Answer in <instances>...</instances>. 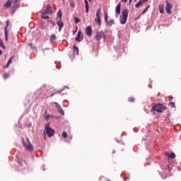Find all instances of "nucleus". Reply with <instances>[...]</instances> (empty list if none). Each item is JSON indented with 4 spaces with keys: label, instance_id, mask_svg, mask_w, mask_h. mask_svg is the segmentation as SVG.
I'll return each instance as SVG.
<instances>
[{
    "label": "nucleus",
    "instance_id": "c9c22d12",
    "mask_svg": "<svg viewBox=\"0 0 181 181\" xmlns=\"http://www.w3.org/2000/svg\"><path fill=\"white\" fill-rule=\"evenodd\" d=\"M170 105L171 106H173V107H175V103H172V102H171V103H170Z\"/></svg>",
    "mask_w": 181,
    "mask_h": 181
},
{
    "label": "nucleus",
    "instance_id": "79ce46f5",
    "mask_svg": "<svg viewBox=\"0 0 181 181\" xmlns=\"http://www.w3.org/2000/svg\"><path fill=\"white\" fill-rule=\"evenodd\" d=\"M2 54V51L0 49V55Z\"/></svg>",
    "mask_w": 181,
    "mask_h": 181
},
{
    "label": "nucleus",
    "instance_id": "423d86ee",
    "mask_svg": "<svg viewBox=\"0 0 181 181\" xmlns=\"http://www.w3.org/2000/svg\"><path fill=\"white\" fill-rule=\"evenodd\" d=\"M105 37V35L103 31H102V30L101 31H97L95 39L97 41H100V40H102Z\"/></svg>",
    "mask_w": 181,
    "mask_h": 181
},
{
    "label": "nucleus",
    "instance_id": "9b49d317",
    "mask_svg": "<svg viewBox=\"0 0 181 181\" xmlns=\"http://www.w3.org/2000/svg\"><path fill=\"white\" fill-rule=\"evenodd\" d=\"M52 11V8L49 5H47L46 10L43 12V15L51 13Z\"/></svg>",
    "mask_w": 181,
    "mask_h": 181
},
{
    "label": "nucleus",
    "instance_id": "7ed1b4c3",
    "mask_svg": "<svg viewBox=\"0 0 181 181\" xmlns=\"http://www.w3.org/2000/svg\"><path fill=\"white\" fill-rule=\"evenodd\" d=\"M22 144L28 151L31 152L33 151V146L30 144L28 138L26 137L25 139H22Z\"/></svg>",
    "mask_w": 181,
    "mask_h": 181
},
{
    "label": "nucleus",
    "instance_id": "2f4dec72",
    "mask_svg": "<svg viewBox=\"0 0 181 181\" xmlns=\"http://www.w3.org/2000/svg\"><path fill=\"white\" fill-rule=\"evenodd\" d=\"M8 77H9L8 74H4V79H7Z\"/></svg>",
    "mask_w": 181,
    "mask_h": 181
},
{
    "label": "nucleus",
    "instance_id": "4468645a",
    "mask_svg": "<svg viewBox=\"0 0 181 181\" xmlns=\"http://www.w3.org/2000/svg\"><path fill=\"white\" fill-rule=\"evenodd\" d=\"M121 13V3H119L116 7V13L119 15Z\"/></svg>",
    "mask_w": 181,
    "mask_h": 181
},
{
    "label": "nucleus",
    "instance_id": "a19ab883",
    "mask_svg": "<svg viewBox=\"0 0 181 181\" xmlns=\"http://www.w3.org/2000/svg\"><path fill=\"white\" fill-rule=\"evenodd\" d=\"M173 98L172 96L169 97V100H170V99H173Z\"/></svg>",
    "mask_w": 181,
    "mask_h": 181
},
{
    "label": "nucleus",
    "instance_id": "5701e85b",
    "mask_svg": "<svg viewBox=\"0 0 181 181\" xmlns=\"http://www.w3.org/2000/svg\"><path fill=\"white\" fill-rule=\"evenodd\" d=\"M57 110H58V112H60L62 115H64V110L62 109L61 107H59V108L57 109Z\"/></svg>",
    "mask_w": 181,
    "mask_h": 181
},
{
    "label": "nucleus",
    "instance_id": "6ab92c4d",
    "mask_svg": "<svg viewBox=\"0 0 181 181\" xmlns=\"http://www.w3.org/2000/svg\"><path fill=\"white\" fill-rule=\"evenodd\" d=\"M85 4H86V12L88 13L89 11V4L87 0H85Z\"/></svg>",
    "mask_w": 181,
    "mask_h": 181
},
{
    "label": "nucleus",
    "instance_id": "a18cd8bd",
    "mask_svg": "<svg viewBox=\"0 0 181 181\" xmlns=\"http://www.w3.org/2000/svg\"><path fill=\"white\" fill-rule=\"evenodd\" d=\"M29 45H30V47H32V44H29Z\"/></svg>",
    "mask_w": 181,
    "mask_h": 181
},
{
    "label": "nucleus",
    "instance_id": "1a4fd4ad",
    "mask_svg": "<svg viewBox=\"0 0 181 181\" xmlns=\"http://www.w3.org/2000/svg\"><path fill=\"white\" fill-rule=\"evenodd\" d=\"M57 24L59 26V31L60 32L64 27V22L58 18H57Z\"/></svg>",
    "mask_w": 181,
    "mask_h": 181
},
{
    "label": "nucleus",
    "instance_id": "7c9ffc66",
    "mask_svg": "<svg viewBox=\"0 0 181 181\" xmlns=\"http://www.w3.org/2000/svg\"><path fill=\"white\" fill-rule=\"evenodd\" d=\"M129 101L130 103H133V102L135 101V99H134L133 97H131V98H129Z\"/></svg>",
    "mask_w": 181,
    "mask_h": 181
},
{
    "label": "nucleus",
    "instance_id": "58836bf2",
    "mask_svg": "<svg viewBox=\"0 0 181 181\" xmlns=\"http://www.w3.org/2000/svg\"><path fill=\"white\" fill-rule=\"evenodd\" d=\"M71 6L72 8H74V4H71Z\"/></svg>",
    "mask_w": 181,
    "mask_h": 181
},
{
    "label": "nucleus",
    "instance_id": "2eb2a0df",
    "mask_svg": "<svg viewBox=\"0 0 181 181\" xmlns=\"http://www.w3.org/2000/svg\"><path fill=\"white\" fill-rule=\"evenodd\" d=\"M159 11L161 14H164L165 10H164V4H160L159 5Z\"/></svg>",
    "mask_w": 181,
    "mask_h": 181
},
{
    "label": "nucleus",
    "instance_id": "f704fd0d",
    "mask_svg": "<svg viewBox=\"0 0 181 181\" xmlns=\"http://www.w3.org/2000/svg\"><path fill=\"white\" fill-rule=\"evenodd\" d=\"M54 105H56L57 110L59 107H61L60 105L57 103H54Z\"/></svg>",
    "mask_w": 181,
    "mask_h": 181
},
{
    "label": "nucleus",
    "instance_id": "c03bdc74",
    "mask_svg": "<svg viewBox=\"0 0 181 181\" xmlns=\"http://www.w3.org/2000/svg\"><path fill=\"white\" fill-rule=\"evenodd\" d=\"M132 0H129V3H132Z\"/></svg>",
    "mask_w": 181,
    "mask_h": 181
},
{
    "label": "nucleus",
    "instance_id": "de8ad7c7",
    "mask_svg": "<svg viewBox=\"0 0 181 181\" xmlns=\"http://www.w3.org/2000/svg\"><path fill=\"white\" fill-rule=\"evenodd\" d=\"M89 1H92L93 0H88Z\"/></svg>",
    "mask_w": 181,
    "mask_h": 181
},
{
    "label": "nucleus",
    "instance_id": "a211bd4d",
    "mask_svg": "<svg viewBox=\"0 0 181 181\" xmlns=\"http://www.w3.org/2000/svg\"><path fill=\"white\" fill-rule=\"evenodd\" d=\"M55 41H56V35L55 34H52L51 35L50 42H51V43H53Z\"/></svg>",
    "mask_w": 181,
    "mask_h": 181
},
{
    "label": "nucleus",
    "instance_id": "a878e982",
    "mask_svg": "<svg viewBox=\"0 0 181 181\" xmlns=\"http://www.w3.org/2000/svg\"><path fill=\"white\" fill-rule=\"evenodd\" d=\"M46 113H47V111H45V112L44 117H45V119L46 120H48L49 118V115H46Z\"/></svg>",
    "mask_w": 181,
    "mask_h": 181
},
{
    "label": "nucleus",
    "instance_id": "473e14b6",
    "mask_svg": "<svg viewBox=\"0 0 181 181\" xmlns=\"http://www.w3.org/2000/svg\"><path fill=\"white\" fill-rule=\"evenodd\" d=\"M42 18L48 19V18H49V16H45L44 14H43V13H42Z\"/></svg>",
    "mask_w": 181,
    "mask_h": 181
},
{
    "label": "nucleus",
    "instance_id": "cd10ccee",
    "mask_svg": "<svg viewBox=\"0 0 181 181\" xmlns=\"http://www.w3.org/2000/svg\"><path fill=\"white\" fill-rule=\"evenodd\" d=\"M0 47L4 48V49H5V47H4V45L3 44V41H2V40H1V38H0Z\"/></svg>",
    "mask_w": 181,
    "mask_h": 181
},
{
    "label": "nucleus",
    "instance_id": "c85d7f7f",
    "mask_svg": "<svg viewBox=\"0 0 181 181\" xmlns=\"http://www.w3.org/2000/svg\"><path fill=\"white\" fill-rule=\"evenodd\" d=\"M62 136H63L64 139L67 138V133H66V132H63V133H62Z\"/></svg>",
    "mask_w": 181,
    "mask_h": 181
},
{
    "label": "nucleus",
    "instance_id": "f03ea898",
    "mask_svg": "<svg viewBox=\"0 0 181 181\" xmlns=\"http://www.w3.org/2000/svg\"><path fill=\"white\" fill-rule=\"evenodd\" d=\"M166 110V107L163 104H157L155 105L151 110V112H153V114L156 115L155 112H157L158 113H162L163 111Z\"/></svg>",
    "mask_w": 181,
    "mask_h": 181
},
{
    "label": "nucleus",
    "instance_id": "37998d69",
    "mask_svg": "<svg viewBox=\"0 0 181 181\" xmlns=\"http://www.w3.org/2000/svg\"><path fill=\"white\" fill-rule=\"evenodd\" d=\"M52 24L53 25H54V22H52Z\"/></svg>",
    "mask_w": 181,
    "mask_h": 181
},
{
    "label": "nucleus",
    "instance_id": "09e8293b",
    "mask_svg": "<svg viewBox=\"0 0 181 181\" xmlns=\"http://www.w3.org/2000/svg\"><path fill=\"white\" fill-rule=\"evenodd\" d=\"M49 98V96L47 97V99Z\"/></svg>",
    "mask_w": 181,
    "mask_h": 181
},
{
    "label": "nucleus",
    "instance_id": "f3484780",
    "mask_svg": "<svg viewBox=\"0 0 181 181\" xmlns=\"http://www.w3.org/2000/svg\"><path fill=\"white\" fill-rule=\"evenodd\" d=\"M78 52H79V49L78 48V47H76V45L74 46V55L76 54L78 55Z\"/></svg>",
    "mask_w": 181,
    "mask_h": 181
},
{
    "label": "nucleus",
    "instance_id": "ddd939ff",
    "mask_svg": "<svg viewBox=\"0 0 181 181\" xmlns=\"http://www.w3.org/2000/svg\"><path fill=\"white\" fill-rule=\"evenodd\" d=\"M86 33L88 36L92 35V28L91 26H88L86 28Z\"/></svg>",
    "mask_w": 181,
    "mask_h": 181
},
{
    "label": "nucleus",
    "instance_id": "39448f33",
    "mask_svg": "<svg viewBox=\"0 0 181 181\" xmlns=\"http://www.w3.org/2000/svg\"><path fill=\"white\" fill-rule=\"evenodd\" d=\"M45 129L46 130V133H47L48 137H52L54 133V130L52 129L51 127H49V124H47L45 125Z\"/></svg>",
    "mask_w": 181,
    "mask_h": 181
},
{
    "label": "nucleus",
    "instance_id": "f257e3e1",
    "mask_svg": "<svg viewBox=\"0 0 181 181\" xmlns=\"http://www.w3.org/2000/svg\"><path fill=\"white\" fill-rule=\"evenodd\" d=\"M13 2V12L14 13L16 11V8L19 7V1L18 0H8L4 5V8H9L11 6Z\"/></svg>",
    "mask_w": 181,
    "mask_h": 181
},
{
    "label": "nucleus",
    "instance_id": "20e7f679",
    "mask_svg": "<svg viewBox=\"0 0 181 181\" xmlns=\"http://www.w3.org/2000/svg\"><path fill=\"white\" fill-rule=\"evenodd\" d=\"M122 14L120 16L119 21L122 25H125L127 21V18H128V15H129L128 9L124 8L122 10Z\"/></svg>",
    "mask_w": 181,
    "mask_h": 181
},
{
    "label": "nucleus",
    "instance_id": "aec40b11",
    "mask_svg": "<svg viewBox=\"0 0 181 181\" xmlns=\"http://www.w3.org/2000/svg\"><path fill=\"white\" fill-rule=\"evenodd\" d=\"M143 4H144V2L142 1V0H140L139 1H138L137 4H136L135 7L139 8V6L143 5Z\"/></svg>",
    "mask_w": 181,
    "mask_h": 181
},
{
    "label": "nucleus",
    "instance_id": "c756f323",
    "mask_svg": "<svg viewBox=\"0 0 181 181\" xmlns=\"http://www.w3.org/2000/svg\"><path fill=\"white\" fill-rule=\"evenodd\" d=\"M149 8H150V6L148 5V6H146V8L144 9V11H143V13H145L148 10Z\"/></svg>",
    "mask_w": 181,
    "mask_h": 181
},
{
    "label": "nucleus",
    "instance_id": "bb28decb",
    "mask_svg": "<svg viewBox=\"0 0 181 181\" xmlns=\"http://www.w3.org/2000/svg\"><path fill=\"white\" fill-rule=\"evenodd\" d=\"M108 15H107V13H105V22H107L108 21Z\"/></svg>",
    "mask_w": 181,
    "mask_h": 181
},
{
    "label": "nucleus",
    "instance_id": "b1692460",
    "mask_svg": "<svg viewBox=\"0 0 181 181\" xmlns=\"http://www.w3.org/2000/svg\"><path fill=\"white\" fill-rule=\"evenodd\" d=\"M62 16V13L59 10V12L57 13V17H58L57 18L61 19Z\"/></svg>",
    "mask_w": 181,
    "mask_h": 181
},
{
    "label": "nucleus",
    "instance_id": "4be33fe9",
    "mask_svg": "<svg viewBox=\"0 0 181 181\" xmlns=\"http://www.w3.org/2000/svg\"><path fill=\"white\" fill-rule=\"evenodd\" d=\"M12 63V57H11L6 64V68H8L9 64Z\"/></svg>",
    "mask_w": 181,
    "mask_h": 181
},
{
    "label": "nucleus",
    "instance_id": "72a5a7b5",
    "mask_svg": "<svg viewBox=\"0 0 181 181\" xmlns=\"http://www.w3.org/2000/svg\"><path fill=\"white\" fill-rule=\"evenodd\" d=\"M8 25H9V21L7 20L6 22V26H5V28H8Z\"/></svg>",
    "mask_w": 181,
    "mask_h": 181
},
{
    "label": "nucleus",
    "instance_id": "49530a36",
    "mask_svg": "<svg viewBox=\"0 0 181 181\" xmlns=\"http://www.w3.org/2000/svg\"><path fill=\"white\" fill-rule=\"evenodd\" d=\"M168 169H169V171H170V168H169V165H168Z\"/></svg>",
    "mask_w": 181,
    "mask_h": 181
},
{
    "label": "nucleus",
    "instance_id": "f8f14e48",
    "mask_svg": "<svg viewBox=\"0 0 181 181\" xmlns=\"http://www.w3.org/2000/svg\"><path fill=\"white\" fill-rule=\"evenodd\" d=\"M165 156L168 158V159H174L176 157L174 153H170L169 152H165Z\"/></svg>",
    "mask_w": 181,
    "mask_h": 181
},
{
    "label": "nucleus",
    "instance_id": "0eeeda50",
    "mask_svg": "<svg viewBox=\"0 0 181 181\" xmlns=\"http://www.w3.org/2000/svg\"><path fill=\"white\" fill-rule=\"evenodd\" d=\"M165 3H166V7H165L166 12L168 14L170 15L172 13L173 6L169 2L168 0H166Z\"/></svg>",
    "mask_w": 181,
    "mask_h": 181
},
{
    "label": "nucleus",
    "instance_id": "4c0bfd02",
    "mask_svg": "<svg viewBox=\"0 0 181 181\" xmlns=\"http://www.w3.org/2000/svg\"><path fill=\"white\" fill-rule=\"evenodd\" d=\"M143 1V4L146 3V1H148V0H141Z\"/></svg>",
    "mask_w": 181,
    "mask_h": 181
},
{
    "label": "nucleus",
    "instance_id": "412c9836",
    "mask_svg": "<svg viewBox=\"0 0 181 181\" xmlns=\"http://www.w3.org/2000/svg\"><path fill=\"white\" fill-rule=\"evenodd\" d=\"M107 24H108V25H114V23H115V21H114V19H111V20H110V21H107V22H106Z\"/></svg>",
    "mask_w": 181,
    "mask_h": 181
},
{
    "label": "nucleus",
    "instance_id": "e433bc0d",
    "mask_svg": "<svg viewBox=\"0 0 181 181\" xmlns=\"http://www.w3.org/2000/svg\"><path fill=\"white\" fill-rule=\"evenodd\" d=\"M60 93V92H57V93H52V95H50L49 97H52L53 95H54L55 94H57V93Z\"/></svg>",
    "mask_w": 181,
    "mask_h": 181
},
{
    "label": "nucleus",
    "instance_id": "ea45409f",
    "mask_svg": "<svg viewBox=\"0 0 181 181\" xmlns=\"http://www.w3.org/2000/svg\"><path fill=\"white\" fill-rule=\"evenodd\" d=\"M122 2L127 3V0H124V1L122 0Z\"/></svg>",
    "mask_w": 181,
    "mask_h": 181
},
{
    "label": "nucleus",
    "instance_id": "9d476101",
    "mask_svg": "<svg viewBox=\"0 0 181 181\" xmlns=\"http://www.w3.org/2000/svg\"><path fill=\"white\" fill-rule=\"evenodd\" d=\"M83 40V35L81 34V31L78 30L77 37H76V41L80 42Z\"/></svg>",
    "mask_w": 181,
    "mask_h": 181
},
{
    "label": "nucleus",
    "instance_id": "393cba45",
    "mask_svg": "<svg viewBox=\"0 0 181 181\" xmlns=\"http://www.w3.org/2000/svg\"><path fill=\"white\" fill-rule=\"evenodd\" d=\"M74 21L76 23V24L80 23L81 20L79 19V18H76V17H74Z\"/></svg>",
    "mask_w": 181,
    "mask_h": 181
},
{
    "label": "nucleus",
    "instance_id": "dca6fc26",
    "mask_svg": "<svg viewBox=\"0 0 181 181\" xmlns=\"http://www.w3.org/2000/svg\"><path fill=\"white\" fill-rule=\"evenodd\" d=\"M4 35L6 41H8V28H6V27H4Z\"/></svg>",
    "mask_w": 181,
    "mask_h": 181
},
{
    "label": "nucleus",
    "instance_id": "6e6552de",
    "mask_svg": "<svg viewBox=\"0 0 181 181\" xmlns=\"http://www.w3.org/2000/svg\"><path fill=\"white\" fill-rule=\"evenodd\" d=\"M96 17L95 18V23H98L99 26L101 25V18H100V8H98V11H96Z\"/></svg>",
    "mask_w": 181,
    "mask_h": 181
}]
</instances>
